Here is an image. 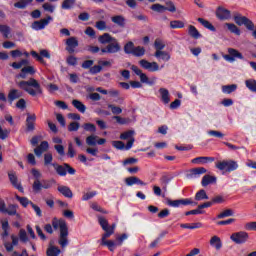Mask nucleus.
<instances>
[{
  "label": "nucleus",
  "instance_id": "nucleus-61",
  "mask_svg": "<svg viewBox=\"0 0 256 256\" xmlns=\"http://www.w3.org/2000/svg\"><path fill=\"white\" fill-rule=\"evenodd\" d=\"M243 25L246 27V29H248V31H254L255 30V24L249 18H246Z\"/></svg>",
  "mask_w": 256,
  "mask_h": 256
},
{
  "label": "nucleus",
  "instance_id": "nucleus-54",
  "mask_svg": "<svg viewBox=\"0 0 256 256\" xmlns=\"http://www.w3.org/2000/svg\"><path fill=\"white\" fill-rule=\"evenodd\" d=\"M83 129L89 133H97V126H95L93 123H85L83 125Z\"/></svg>",
  "mask_w": 256,
  "mask_h": 256
},
{
  "label": "nucleus",
  "instance_id": "nucleus-10",
  "mask_svg": "<svg viewBox=\"0 0 256 256\" xmlns=\"http://www.w3.org/2000/svg\"><path fill=\"white\" fill-rule=\"evenodd\" d=\"M51 21H53V17L47 16L44 19L34 21L31 25V27L34 31H43V29H45L47 27V25H49V23H51Z\"/></svg>",
  "mask_w": 256,
  "mask_h": 256
},
{
  "label": "nucleus",
  "instance_id": "nucleus-21",
  "mask_svg": "<svg viewBox=\"0 0 256 256\" xmlns=\"http://www.w3.org/2000/svg\"><path fill=\"white\" fill-rule=\"evenodd\" d=\"M23 97V92L19 91L18 89H11L8 93V103L13 105V101L16 99H21Z\"/></svg>",
  "mask_w": 256,
  "mask_h": 256
},
{
  "label": "nucleus",
  "instance_id": "nucleus-9",
  "mask_svg": "<svg viewBox=\"0 0 256 256\" xmlns=\"http://www.w3.org/2000/svg\"><path fill=\"white\" fill-rule=\"evenodd\" d=\"M30 55L33 57V59H36V61H39V63H41L42 65H47L45 59H51V53H49L47 49L40 50V54L37 53V51L32 50L30 52ZM43 57L45 59H43Z\"/></svg>",
  "mask_w": 256,
  "mask_h": 256
},
{
  "label": "nucleus",
  "instance_id": "nucleus-43",
  "mask_svg": "<svg viewBox=\"0 0 256 256\" xmlns=\"http://www.w3.org/2000/svg\"><path fill=\"white\" fill-rule=\"evenodd\" d=\"M98 223L100 227L103 229V231H107V229H111V227L109 226V221H107V219H105V217L103 216H98Z\"/></svg>",
  "mask_w": 256,
  "mask_h": 256
},
{
  "label": "nucleus",
  "instance_id": "nucleus-63",
  "mask_svg": "<svg viewBox=\"0 0 256 256\" xmlns=\"http://www.w3.org/2000/svg\"><path fill=\"white\" fill-rule=\"evenodd\" d=\"M67 65L75 67L77 65V57L75 56H68L66 59Z\"/></svg>",
  "mask_w": 256,
  "mask_h": 256
},
{
  "label": "nucleus",
  "instance_id": "nucleus-19",
  "mask_svg": "<svg viewBox=\"0 0 256 256\" xmlns=\"http://www.w3.org/2000/svg\"><path fill=\"white\" fill-rule=\"evenodd\" d=\"M37 71L35 70V67L33 66H26L23 67L19 74L16 75V79H25L27 75H35Z\"/></svg>",
  "mask_w": 256,
  "mask_h": 256
},
{
  "label": "nucleus",
  "instance_id": "nucleus-64",
  "mask_svg": "<svg viewBox=\"0 0 256 256\" xmlns=\"http://www.w3.org/2000/svg\"><path fill=\"white\" fill-rule=\"evenodd\" d=\"M244 229L246 231H256V222H248L245 224Z\"/></svg>",
  "mask_w": 256,
  "mask_h": 256
},
{
  "label": "nucleus",
  "instance_id": "nucleus-60",
  "mask_svg": "<svg viewBox=\"0 0 256 256\" xmlns=\"http://www.w3.org/2000/svg\"><path fill=\"white\" fill-rule=\"evenodd\" d=\"M96 29H98V31H106L107 30V22H105L104 20H100L97 21L95 24Z\"/></svg>",
  "mask_w": 256,
  "mask_h": 256
},
{
  "label": "nucleus",
  "instance_id": "nucleus-3",
  "mask_svg": "<svg viewBox=\"0 0 256 256\" xmlns=\"http://www.w3.org/2000/svg\"><path fill=\"white\" fill-rule=\"evenodd\" d=\"M216 169L225 171V173H233L239 169V164L235 160H223L216 163Z\"/></svg>",
  "mask_w": 256,
  "mask_h": 256
},
{
  "label": "nucleus",
  "instance_id": "nucleus-33",
  "mask_svg": "<svg viewBox=\"0 0 256 256\" xmlns=\"http://www.w3.org/2000/svg\"><path fill=\"white\" fill-rule=\"evenodd\" d=\"M72 105L80 113H85V111H87V106H85V104H83V102H81L77 99L72 100Z\"/></svg>",
  "mask_w": 256,
  "mask_h": 256
},
{
  "label": "nucleus",
  "instance_id": "nucleus-52",
  "mask_svg": "<svg viewBox=\"0 0 256 256\" xmlns=\"http://www.w3.org/2000/svg\"><path fill=\"white\" fill-rule=\"evenodd\" d=\"M16 199L19 201V203H20V205H22V207H28L29 205H31V203H33L29 200V198L21 197L19 195H16Z\"/></svg>",
  "mask_w": 256,
  "mask_h": 256
},
{
  "label": "nucleus",
  "instance_id": "nucleus-8",
  "mask_svg": "<svg viewBox=\"0 0 256 256\" xmlns=\"http://www.w3.org/2000/svg\"><path fill=\"white\" fill-rule=\"evenodd\" d=\"M121 51V44L115 38V41L110 42L104 48H101V53H106L109 55H115V53H119Z\"/></svg>",
  "mask_w": 256,
  "mask_h": 256
},
{
  "label": "nucleus",
  "instance_id": "nucleus-31",
  "mask_svg": "<svg viewBox=\"0 0 256 256\" xmlns=\"http://www.w3.org/2000/svg\"><path fill=\"white\" fill-rule=\"evenodd\" d=\"M188 35H190L192 39H201V33H199V30L193 25L188 26Z\"/></svg>",
  "mask_w": 256,
  "mask_h": 256
},
{
  "label": "nucleus",
  "instance_id": "nucleus-38",
  "mask_svg": "<svg viewBox=\"0 0 256 256\" xmlns=\"http://www.w3.org/2000/svg\"><path fill=\"white\" fill-rule=\"evenodd\" d=\"M209 199V196L207 195V192L204 189L199 190L195 194V201H205Z\"/></svg>",
  "mask_w": 256,
  "mask_h": 256
},
{
  "label": "nucleus",
  "instance_id": "nucleus-34",
  "mask_svg": "<svg viewBox=\"0 0 256 256\" xmlns=\"http://www.w3.org/2000/svg\"><path fill=\"white\" fill-rule=\"evenodd\" d=\"M112 23L118 25V27H125V17L122 15H116L111 18Z\"/></svg>",
  "mask_w": 256,
  "mask_h": 256
},
{
  "label": "nucleus",
  "instance_id": "nucleus-2",
  "mask_svg": "<svg viewBox=\"0 0 256 256\" xmlns=\"http://www.w3.org/2000/svg\"><path fill=\"white\" fill-rule=\"evenodd\" d=\"M19 89L31 95V97H37V95H43V88L37 79L30 78L28 81L22 80L17 83Z\"/></svg>",
  "mask_w": 256,
  "mask_h": 256
},
{
  "label": "nucleus",
  "instance_id": "nucleus-11",
  "mask_svg": "<svg viewBox=\"0 0 256 256\" xmlns=\"http://www.w3.org/2000/svg\"><path fill=\"white\" fill-rule=\"evenodd\" d=\"M133 143H135V138L128 140L126 145L123 141L115 140L112 141V146L118 151H129L133 147Z\"/></svg>",
  "mask_w": 256,
  "mask_h": 256
},
{
  "label": "nucleus",
  "instance_id": "nucleus-13",
  "mask_svg": "<svg viewBox=\"0 0 256 256\" xmlns=\"http://www.w3.org/2000/svg\"><path fill=\"white\" fill-rule=\"evenodd\" d=\"M224 59L226 61H229V63H233V61H235V59L243 60V59H245V57L238 50H236L234 48H229L228 49V54L224 56Z\"/></svg>",
  "mask_w": 256,
  "mask_h": 256
},
{
  "label": "nucleus",
  "instance_id": "nucleus-16",
  "mask_svg": "<svg viewBox=\"0 0 256 256\" xmlns=\"http://www.w3.org/2000/svg\"><path fill=\"white\" fill-rule=\"evenodd\" d=\"M35 121H37V116L35 114H27L26 133H33V131H35Z\"/></svg>",
  "mask_w": 256,
  "mask_h": 256
},
{
  "label": "nucleus",
  "instance_id": "nucleus-40",
  "mask_svg": "<svg viewBox=\"0 0 256 256\" xmlns=\"http://www.w3.org/2000/svg\"><path fill=\"white\" fill-rule=\"evenodd\" d=\"M180 227L182 229H201L203 227V224L201 222H196V223H185V224H181Z\"/></svg>",
  "mask_w": 256,
  "mask_h": 256
},
{
  "label": "nucleus",
  "instance_id": "nucleus-42",
  "mask_svg": "<svg viewBox=\"0 0 256 256\" xmlns=\"http://www.w3.org/2000/svg\"><path fill=\"white\" fill-rule=\"evenodd\" d=\"M145 47L143 46H135L134 51L132 52V55L134 57H143L145 55Z\"/></svg>",
  "mask_w": 256,
  "mask_h": 256
},
{
  "label": "nucleus",
  "instance_id": "nucleus-50",
  "mask_svg": "<svg viewBox=\"0 0 256 256\" xmlns=\"http://www.w3.org/2000/svg\"><path fill=\"white\" fill-rule=\"evenodd\" d=\"M150 9L151 11H155V13H163L166 11V6L156 3L150 6Z\"/></svg>",
  "mask_w": 256,
  "mask_h": 256
},
{
  "label": "nucleus",
  "instance_id": "nucleus-17",
  "mask_svg": "<svg viewBox=\"0 0 256 256\" xmlns=\"http://www.w3.org/2000/svg\"><path fill=\"white\" fill-rule=\"evenodd\" d=\"M216 17L220 21H227L228 19H231V11L219 6L216 10Z\"/></svg>",
  "mask_w": 256,
  "mask_h": 256
},
{
  "label": "nucleus",
  "instance_id": "nucleus-7",
  "mask_svg": "<svg viewBox=\"0 0 256 256\" xmlns=\"http://www.w3.org/2000/svg\"><path fill=\"white\" fill-rule=\"evenodd\" d=\"M231 241L236 245H243L249 241V233L245 231L235 232L230 236Z\"/></svg>",
  "mask_w": 256,
  "mask_h": 256
},
{
  "label": "nucleus",
  "instance_id": "nucleus-45",
  "mask_svg": "<svg viewBox=\"0 0 256 256\" xmlns=\"http://www.w3.org/2000/svg\"><path fill=\"white\" fill-rule=\"evenodd\" d=\"M245 85L249 91L252 93H256V80L255 79H248L245 81Z\"/></svg>",
  "mask_w": 256,
  "mask_h": 256
},
{
  "label": "nucleus",
  "instance_id": "nucleus-6",
  "mask_svg": "<svg viewBox=\"0 0 256 256\" xmlns=\"http://www.w3.org/2000/svg\"><path fill=\"white\" fill-rule=\"evenodd\" d=\"M166 204L168 205V207H174V208H179L181 207V205L184 207H187V205L196 207V205H198L196 201H193V198H183V199H177V200L167 199Z\"/></svg>",
  "mask_w": 256,
  "mask_h": 256
},
{
  "label": "nucleus",
  "instance_id": "nucleus-55",
  "mask_svg": "<svg viewBox=\"0 0 256 256\" xmlns=\"http://www.w3.org/2000/svg\"><path fill=\"white\" fill-rule=\"evenodd\" d=\"M235 213L232 209H226L217 216V219H225V217H233Z\"/></svg>",
  "mask_w": 256,
  "mask_h": 256
},
{
  "label": "nucleus",
  "instance_id": "nucleus-53",
  "mask_svg": "<svg viewBox=\"0 0 256 256\" xmlns=\"http://www.w3.org/2000/svg\"><path fill=\"white\" fill-rule=\"evenodd\" d=\"M32 189L34 193H40L43 189V183L41 180H35L32 185Z\"/></svg>",
  "mask_w": 256,
  "mask_h": 256
},
{
  "label": "nucleus",
  "instance_id": "nucleus-46",
  "mask_svg": "<svg viewBox=\"0 0 256 256\" xmlns=\"http://www.w3.org/2000/svg\"><path fill=\"white\" fill-rule=\"evenodd\" d=\"M247 17L246 16H241V14L236 13L234 15V21L236 23V25H239V27H241L242 25L245 24Z\"/></svg>",
  "mask_w": 256,
  "mask_h": 256
},
{
  "label": "nucleus",
  "instance_id": "nucleus-41",
  "mask_svg": "<svg viewBox=\"0 0 256 256\" xmlns=\"http://www.w3.org/2000/svg\"><path fill=\"white\" fill-rule=\"evenodd\" d=\"M0 33H2L5 39H9V35H11V27L5 24H0Z\"/></svg>",
  "mask_w": 256,
  "mask_h": 256
},
{
  "label": "nucleus",
  "instance_id": "nucleus-51",
  "mask_svg": "<svg viewBox=\"0 0 256 256\" xmlns=\"http://www.w3.org/2000/svg\"><path fill=\"white\" fill-rule=\"evenodd\" d=\"M62 9L70 10L75 7V0H64L61 5Z\"/></svg>",
  "mask_w": 256,
  "mask_h": 256
},
{
  "label": "nucleus",
  "instance_id": "nucleus-58",
  "mask_svg": "<svg viewBox=\"0 0 256 256\" xmlns=\"http://www.w3.org/2000/svg\"><path fill=\"white\" fill-rule=\"evenodd\" d=\"M165 5L166 11H169L170 13H175L177 11V7L173 1H166Z\"/></svg>",
  "mask_w": 256,
  "mask_h": 256
},
{
  "label": "nucleus",
  "instance_id": "nucleus-36",
  "mask_svg": "<svg viewBox=\"0 0 256 256\" xmlns=\"http://www.w3.org/2000/svg\"><path fill=\"white\" fill-rule=\"evenodd\" d=\"M99 139V136L92 134L90 136L86 137V145H88V147H95L97 146V140Z\"/></svg>",
  "mask_w": 256,
  "mask_h": 256
},
{
  "label": "nucleus",
  "instance_id": "nucleus-56",
  "mask_svg": "<svg viewBox=\"0 0 256 256\" xmlns=\"http://www.w3.org/2000/svg\"><path fill=\"white\" fill-rule=\"evenodd\" d=\"M101 245H104L109 249V251H111V253H113V251H115V247H117V242L115 243L113 240H108L107 242L101 243Z\"/></svg>",
  "mask_w": 256,
  "mask_h": 256
},
{
  "label": "nucleus",
  "instance_id": "nucleus-26",
  "mask_svg": "<svg viewBox=\"0 0 256 256\" xmlns=\"http://www.w3.org/2000/svg\"><path fill=\"white\" fill-rule=\"evenodd\" d=\"M57 191H59L63 197H66L67 199H73V191H71L69 186H58Z\"/></svg>",
  "mask_w": 256,
  "mask_h": 256
},
{
  "label": "nucleus",
  "instance_id": "nucleus-44",
  "mask_svg": "<svg viewBox=\"0 0 256 256\" xmlns=\"http://www.w3.org/2000/svg\"><path fill=\"white\" fill-rule=\"evenodd\" d=\"M185 27V22L181 20L170 21V29H183Z\"/></svg>",
  "mask_w": 256,
  "mask_h": 256
},
{
  "label": "nucleus",
  "instance_id": "nucleus-5",
  "mask_svg": "<svg viewBox=\"0 0 256 256\" xmlns=\"http://www.w3.org/2000/svg\"><path fill=\"white\" fill-rule=\"evenodd\" d=\"M52 167H54L57 175H59L60 177H66L67 173L69 175H75L77 173V170H75V168L71 167V165L67 163H64L63 165L52 163Z\"/></svg>",
  "mask_w": 256,
  "mask_h": 256
},
{
  "label": "nucleus",
  "instance_id": "nucleus-29",
  "mask_svg": "<svg viewBox=\"0 0 256 256\" xmlns=\"http://www.w3.org/2000/svg\"><path fill=\"white\" fill-rule=\"evenodd\" d=\"M197 21H198V23H200V25L205 27V29H208L209 31H212V32L217 31L215 26H213V24H211V22H209V20H205L204 18H198Z\"/></svg>",
  "mask_w": 256,
  "mask_h": 256
},
{
  "label": "nucleus",
  "instance_id": "nucleus-47",
  "mask_svg": "<svg viewBox=\"0 0 256 256\" xmlns=\"http://www.w3.org/2000/svg\"><path fill=\"white\" fill-rule=\"evenodd\" d=\"M226 26L228 27L230 33H234V35H241V29H239L237 25L233 23H226Z\"/></svg>",
  "mask_w": 256,
  "mask_h": 256
},
{
  "label": "nucleus",
  "instance_id": "nucleus-4",
  "mask_svg": "<svg viewBox=\"0 0 256 256\" xmlns=\"http://www.w3.org/2000/svg\"><path fill=\"white\" fill-rule=\"evenodd\" d=\"M131 71H133L135 75L140 77V83H145L150 87H152V85H155V83H157V77L149 78L147 74L143 73V70L139 69V67L136 65L131 66Z\"/></svg>",
  "mask_w": 256,
  "mask_h": 256
},
{
  "label": "nucleus",
  "instance_id": "nucleus-49",
  "mask_svg": "<svg viewBox=\"0 0 256 256\" xmlns=\"http://www.w3.org/2000/svg\"><path fill=\"white\" fill-rule=\"evenodd\" d=\"M154 49H156V51H163V49H165V42L160 38H156L154 41Z\"/></svg>",
  "mask_w": 256,
  "mask_h": 256
},
{
  "label": "nucleus",
  "instance_id": "nucleus-25",
  "mask_svg": "<svg viewBox=\"0 0 256 256\" xmlns=\"http://www.w3.org/2000/svg\"><path fill=\"white\" fill-rule=\"evenodd\" d=\"M215 183H217V178L215 176L206 174L202 177V180H201L202 187H207V186L213 185Z\"/></svg>",
  "mask_w": 256,
  "mask_h": 256
},
{
  "label": "nucleus",
  "instance_id": "nucleus-1",
  "mask_svg": "<svg viewBox=\"0 0 256 256\" xmlns=\"http://www.w3.org/2000/svg\"><path fill=\"white\" fill-rule=\"evenodd\" d=\"M52 227L57 231V229H60V234L58 238V244L62 249H65L69 245V227L67 226V222L63 219H52Z\"/></svg>",
  "mask_w": 256,
  "mask_h": 256
},
{
  "label": "nucleus",
  "instance_id": "nucleus-20",
  "mask_svg": "<svg viewBox=\"0 0 256 256\" xmlns=\"http://www.w3.org/2000/svg\"><path fill=\"white\" fill-rule=\"evenodd\" d=\"M215 161V157L209 156H200L191 160V163L194 165H207V163H213Z\"/></svg>",
  "mask_w": 256,
  "mask_h": 256
},
{
  "label": "nucleus",
  "instance_id": "nucleus-62",
  "mask_svg": "<svg viewBox=\"0 0 256 256\" xmlns=\"http://www.w3.org/2000/svg\"><path fill=\"white\" fill-rule=\"evenodd\" d=\"M97 195V191L84 193L82 196V201H89V199H93Z\"/></svg>",
  "mask_w": 256,
  "mask_h": 256
},
{
  "label": "nucleus",
  "instance_id": "nucleus-23",
  "mask_svg": "<svg viewBox=\"0 0 256 256\" xmlns=\"http://www.w3.org/2000/svg\"><path fill=\"white\" fill-rule=\"evenodd\" d=\"M154 57L158 60V61H164L165 63H167V61L171 60V54H169V52L167 51H156L154 53Z\"/></svg>",
  "mask_w": 256,
  "mask_h": 256
},
{
  "label": "nucleus",
  "instance_id": "nucleus-59",
  "mask_svg": "<svg viewBox=\"0 0 256 256\" xmlns=\"http://www.w3.org/2000/svg\"><path fill=\"white\" fill-rule=\"evenodd\" d=\"M108 109H111L113 115H121V113H123V109H121V107L115 106L113 104H108Z\"/></svg>",
  "mask_w": 256,
  "mask_h": 256
},
{
  "label": "nucleus",
  "instance_id": "nucleus-48",
  "mask_svg": "<svg viewBox=\"0 0 256 256\" xmlns=\"http://www.w3.org/2000/svg\"><path fill=\"white\" fill-rule=\"evenodd\" d=\"M133 135H135V131L128 130L120 134V139L123 141H127V139H129V141H131V139H133Z\"/></svg>",
  "mask_w": 256,
  "mask_h": 256
},
{
  "label": "nucleus",
  "instance_id": "nucleus-37",
  "mask_svg": "<svg viewBox=\"0 0 256 256\" xmlns=\"http://www.w3.org/2000/svg\"><path fill=\"white\" fill-rule=\"evenodd\" d=\"M47 256H59L61 255V249L57 246H50L46 251Z\"/></svg>",
  "mask_w": 256,
  "mask_h": 256
},
{
  "label": "nucleus",
  "instance_id": "nucleus-30",
  "mask_svg": "<svg viewBox=\"0 0 256 256\" xmlns=\"http://www.w3.org/2000/svg\"><path fill=\"white\" fill-rule=\"evenodd\" d=\"M104 231H105V233L102 235V242L101 243L108 242L109 240H107V239H109V237L111 235H113V233H115V224H112L110 226V228H108V229H106Z\"/></svg>",
  "mask_w": 256,
  "mask_h": 256
},
{
  "label": "nucleus",
  "instance_id": "nucleus-12",
  "mask_svg": "<svg viewBox=\"0 0 256 256\" xmlns=\"http://www.w3.org/2000/svg\"><path fill=\"white\" fill-rule=\"evenodd\" d=\"M138 63L140 67H142V69L150 71V73H155L160 69L159 64L157 62H149L148 60L142 59Z\"/></svg>",
  "mask_w": 256,
  "mask_h": 256
},
{
  "label": "nucleus",
  "instance_id": "nucleus-18",
  "mask_svg": "<svg viewBox=\"0 0 256 256\" xmlns=\"http://www.w3.org/2000/svg\"><path fill=\"white\" fill-rule=\"evenodd\" d=\"M77 47H79V40H77V37H70L66 40V51H68V53H75Z\"/></svg>",
  "mask_w": 256,
  "mask_h": 256
},
{
  "label": "nucleus",
  "instance_id": "nucleus-32",
  "mask_svg": "<svg viewBox=\"0 0 256 256\" xmlns=\"http://www.w3.org/2000/svg\"><path fill=\"white\" fill-rule=\"evenodd\" d=\"M31 3H33V0H19L14 3V7L15 9H27Z\"/></svg>",
  "mask_w": 256,
  "mask_h": 256
},
{
  "label": "nucleus",
  "instance_id": "nucleus-22",
  "mask_svg": "<svg viewBox=\"0 0 256 256\" xmlns=\"http://www.w3.org/2000/svg\"><path fill=\"white\" fill-rule=\"evenodd\" d=\"M125 183L128 187H133V185H141L142 187H145V185H147V183L143 182L137 176H131L126 178Z\"/></svg>",
  "mask_w": 256,
  "mask_h": 256
},
{
  "label": "nucleus",
  "instance_id": "nucleus-57",
  "mask_svg": "<svg viewBox=\"0 0 256 256\" xmlns=\"http://www.w3.org/2000/svg\"><path fill=\"white\" fill-rule=\"evenodd\" d=\"M208 135L210 137H216L217 139H223V137H225V134H223L221 131H217V130H209Z\"/></svg>",
  "mask_w": 256,
  "mask_h": 256
},
{
  "label": "nucleus",
  "instance_id": "nucleus-35",
  "mask_svg": "<svg viewBox=\"0 0 256 256\" xmlns=\"http://www.w3.org/2000/svg\"><path fill=\"white\" fill-rule=\"evenodd\" d=\"M235 91H237V84L222 86V93H225L226 95H231V93H235Z\"/></svg>",
  "mask_w": 256,
  "mask_h": 256
},
{
  "label": "nucleus",
  "instance_id": "nucleus-15",
  "mask_svg": "<svg viewBox=\"0 0 256 256\" xmlns=\"http://www.w3.org/2000/svg\"><path fill=\"white\" fill-rule=\"evenodd\" d=\"M205 173H207V170L205 167L192 168L186 174V178L199 179V177H201V175H205Z\"/></svg>",
  "mask_w": 256,
  "mask_h": 256
},
{
  "label": "nucleus",
  "instance_id": "nucleus-27",
  "mask_svg": "<svg viewBox=\"0 0 256 256\" xmlns=\"http://www.w3.org/2000/svg\"><path fill=\"white\" fill-rule=\"evenodd\" d=\"M158 91L160 93L162 103H164V105H169V103H171V98L169 97V90H167L166 88H160Z\"/></svg>",
  "mask_w": 256,
  "mask_h": 256
},
{
  "label": "nucleus",
  "instance_id": "nucleus-14",
  "mask_svg": "<svg viewBox=\"0 0 256 256\" xmlns=\"http://www.w3.org/2000/svg\"><path fill=\"white\" fill-rule=\"evenodd\" d=\"M8 178L12 186L17 189L20 193H24L23 185L19 183V178L17 177V173L15 171L8 172Z\"/></svg>",
  "mask_w": 256,
  "mask_h": 256
},
{
  "label": "nucleus",
  "instance_id": "nucleus-24",
  "mask_svg": "<svg viewBox=\"0 0 256 256\" xmlns=\"http://www.w3.org/2000/svg\"><path fill=\"white\" fill-rule=\"evenodd\" d=\"M115 41V37L111 36L109 33H104L98 37V42L101 45H109V43H113Z\"/></svg>",
  "mask_w": 256,
  "mask_h": 256
},
{
  "label": "nucleus",
  "instance_id": "nucleus-28",
  "mask_svg": "<svg viewBox=\"0 0 256 256\" xmlns=\"http://www.w3.org/2000/svg\"><path fill=\"white\" fill-rule=\"evenodd\" d=\"M210 245L211 247H214L216 251H219L221 247H223V242H221V238H219L218 236H213L210 239Z\"/></svg>",
  "mask_w": 256,
  "mask_h": 256
},
{
  "label": "nucleus",
  "instance_id": "nucleus-39",
  "mask_svg": "<svg viewBox=\"0 0 256 256\" xmlns=\"http://www.w3.org/2000/svg\"><path fill=\"white\" fill-rule=\"evenodd\" d=\"M133 51H135V43L133 41H129L124 45V53L126 55H133Z\"/></svg>",
  "mask_w": 256,
  "mask_h": 256
}]
</instances>
